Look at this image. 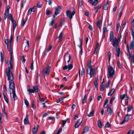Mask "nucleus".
Listing matches in <instances>:
<instances>
[{"label": "nucleus", "instance_id": "nucleus-19", "mask_svg": "<svg viewBox=\"0 0 134 134\" xmlns=\"http://www.w3.org/2000/svg\"><path fill=\"white\" fill-rule=\"evenodd\" d=\"M89 131V128L88 127H85L82 134H83L85 132H87Z\"/></svg>", "mask_w": 134, "mask_h": 134}, {"label": "nucleus", "instance_id": "nucleus-7", "mask_svg": "<svg viewBox=\"0 0 134 134\" xmlns=\"http://www.w3.org/2000/svg\"><path fill=\"white\" fill-rule=\"evenodd\" d=\"M51 68V67L48 66L46 68H44L42 70V73L44 74L48 75L49 74Z\"/></svg>", "mask_w": 134, "mask_h": 134}, {"label": "nucleus", "instance_id": "nucleus-48", "mask_svg": "<svg viewBox=\"0 0 134 134\" xmlns=\"http://www.w3.org/2000/svg\"><path fill=\"white\" fill-rule=\"evenodd\" d=\"M26 20H24V19H23L22 21V25L24 26L26 23Z\"/></svg>", "mask_w": 134, "mask_h": 134}, {"label": "nucleus", "instance_id": "nucleus-20", "mask_svg": "<svg viewBox=\"0 0 134 134\" xmlns=\"http://www.w3.org/2000/svg\"><path fill=\"white\" fill-rule=\"evenodd\" d=\"M134 42L133 41H132L131 42L130 45V49H132L134 47Z\"/></svg>", "mask_w": 134, "mask_h": 134}, {"label": "nucleus", "instance_id": "nucleus-22", "mask_svg": "<svg viewBox=\"0 0 134 134\" xmlns=\"http://www.w3.org/2000/svg\"><path fill=\"white\" fill-rule=\"evenodd\" d=\"M12 21L13 23V31H14L15 28L16 26V21L14 20H13Z\"/></svg>", "mask_w": 134, "mask_h": 134}, {"label": "nucleus", "instance_id": "nucleus-14", "mask_svg": "<svg viewBox=\"0 0 134 134\" xmlns=\"http://www.w3.org/2000/svg\"><path fill=\"white\" fill-rule=\"evenodd\" d=\"M120 98L122 100L123 99L127 100L128 99V97L126 94H123L120 95Z\"/></svg>", "mask_w": 134, "mask_h": 134}, {"label": "nucleus", "instance_id": "nucleus-11", "mask_svg": "<svg viewBox=\"0 0 134 134\" xmlns=\"http://www.w3.org/2000/svg\"><path fill=\"white\" fill-rule=\"evenodd\" d=\"M68 58L69 59L67 61V62L68 63H69L70 61V59L71 58V57L70 55V54H69L68 52H67V53H66L64 55V60H65V58Z\"/></svg>", "mask_w": 134, "mask_h": 134}, {"label": "nucleus", "instance_id": "nucleus-8", "mask_svg": "<svg viewBox=\"0 0 134 134\" xmlns=\"http://www.w3.org/2000/svg\"><path fill=\"white\" fill-rule=\"evenodd\" d=\"M130 115L128 114L126 115V116L122 122L120 123L121 124H124L125 122L127 121L130 119Z\"/></svg>", "mask_w": 134, "mask_h": 134}, {"label": "nucleus", "instance_id": "nucleus-39", "mask_svg": "<svg viewBox=\"0 0 134 134\" xmlns=\"http://www.w3.org/2000/svg\"><path fill=\"white\" fill-rule=\"evenodd\" d=\"M13 39V37L12 35H11L10 36V39L9 41V43H12V42Z\"/></svg>", "mask_w": 134, "mask_h": 134}, {"label": "nucleus", "instance_id": "nucleus-35", "mask_svg": "<svg viewBox=\"0 0 134 134\" xmlns=\"http://www.w3.org/2000/svg\"><path fill=\"white\" fill-rule=\"evenodd\" d=\"M24 103L26 105V107H28L29 106V103L28 102V101L27 100H26L25 99H24Z\"/></svg>", "mask_w": 134, "mask_h": 134}, {"label": "nucleus", "instance_id": "nucleus-27", "mask_svg": "<svg viewBox=\"0 0 134 134\" xmlns=\"http://www.w3.org/2000/svg\"><path fill=\"white\" fill-rule=\"evenodd\" d=\"M87 99V97L86 95H85L84 96V98L82 100V103L83 104L85 103L86 102V100Z\"/></svg>", "mask_w": 134, "mask_h": 134}, {"label": "nucleus", "instance_id": "nucleus-13", "mask_svg": "<svg viewBox=\"0 0 134 134\" xmlns=\"http://www.w3.org/2000/svg\"><path fill=\"white\" fill-rule=\"evenodd\" d=\"M29 115L27 114H26L25 118L24 119V124L27 125L29 123V122L28 120Z\"/></svg>", "mask_w": 134, "mask_h": 134}, {"label": "nucleus", "instance_id": "nucleus-54", "mask_svg": "<svg viewBox=\"0 0 134 134\" xmlns=\"http://www.w3.org/2000/svg\"><path fill=\"white\" fill-rule=\"evenodd\" d=\"M21 59L24 62H25V59L24 58V56H22L21 58Z\"/></svg>", "mask_w": 134, "mask_h": 134}, {"label": "nucleus", "instance_id": "nucleus-6", "mask_svg": "<svg viewBox=\"0 0 134 134\" xmlns=\"http://www.w3.org/2000/svg\"><path fill=\"white\" fill-rule=\"evenodd\" d=\"M9 45L10 47V48L9 49V50H8L10 52V60L9 61V64H10V62L11 61L12 62V65H13V57L12 54H13V49L12 48V43H9Z\"/></svg>", "mask_w": 134, "mask_h": 134}, {"label": "nucleus", "instance_id": "nucleus-40", "mask_svg": "<svg viewBox=\"0 0 134 134\" xmlns=\"http://www.w3.org/2000/svg\"><path fill=\"white\" fill-rule=\"evenodd\" d=\"M115 99V97H112L110 101V103L111 104L113 103V101Z\"/></svg>", "mask_w": 134, "mask_h": 134}, {"label": "nucleus", "instance_id": "nucleus-10", "mask_svg": "<svg viewBox=\"0 0 134 134\" xmlns=\"http://www.w3.org/2000/svg\"><path fill=\"white\" fill-rule=\"evenodd\" d=\"M61 8V7L59 6H57L56 7L54 12L55 15H57L59 13L60 11Z\"/></svg>", "mask_w": 134, "mask_h": 134}, {"label": "nucleus", "instance_id": "nucleus-2", "mask_svg": "<svg viewBox=\"0 0 134 134\" xmlns=\"http://www.w3.org/2000/svg\"><path fill=\"white\" fill-rule=\"evenodd\" d=\"M114 34L113 31H111L110 33V41L111 42V44L113 46L115 49H117L118 47V40L116 38H114Z\"/></svg>", "mask_w": 134, "mask_h": 134}, {"label": "nucleus", "instance_id": "nucleus-63", "mask_svg": "<svg viewBox=\"0 0 134 134\" xmlns=\"http://www.w3.org/2000/svg\"><path fill=\"white\" fill-rule=\"evenodd\" d=\"M54 20H52L50 22V23L49 24V25L50 26H52L53 24V23L54 22Z\"/></svg>", "mask_w": 134, "mask_h": 134}, {"label": "nucleus", "instance_id": "nucleus-25", "mask_svg": "<svg viewBox=\"0 0 134 134\" xmlns=\"http://www.w3.org/2000/svg\"><path fill=\"white\" fill-rule=\"evenodd\" d=\"M5 43L7 45V48L8 49V50H9V48H8L9 46V43H8V40L7 39H5Z\"/></svg>", "mask_w": 134, "mask_h": 134}, {"label": "nucleus", "instance_id": "nucleus-12", "mask_svg": "<svg viewBox=\"0 0 134 134\" xmlns=\"http://www.w3.org/2000/svg\"><path fill=\"white\" fill-rule=\"evenodd\" d=\"M63 38V34L62 32H61L60 33L58 36L57 38L58 39V42H61L62 41Z\"/></svg>", "mask_w": 134, "mask_h": 134}, {"label": "nucleus", "instance_id": "nucleus-46", "mask_svg": "<svg viewBox=\"0 0 134 134\" xmlns=\"http://www.w3.org/2000/svg\"><path fill=\"white\" fill-rule=\"evenodd\" d=\"M131 62L132 63H134V55H131Z\"/></svg>", "mask_w": 134, "mask_h": 134}, {"label": "nucleus", "instance_id": "nucleus-53", "mask_svg": "<svg viewBox=\"0 0 134 134\" xmlns=\"http://www.w3.org/2000/svg\"><path fill=\"white\" fill-rule=\"evenodd\" d=\"M117 65H118L119 68H121V66L119 62L118 61L117 62Z\"/></svg>", "mask_w": 134, "mask_h": 134}, {"label": "nucleus", "instance_id": "nucleus-42", "mask_svg": "<svg viewBox=\"0 0 134 134\" xmlns=\"http://www.w3.org/2000/svg\"><path fill=\"white\" fill-rule=\"evenodd\" d=\"M52 13V12L50 11L47 10L46 11V14L47 15H49L50 14H51Z\"/></svg>", "mask_w": 134, "mask_h": 134}, {"label": "nucleus", "instance_id": "nucleus-18", "mask_svg": "<svg viewBox=\"0 0 134 134\" xmlns=\"http://www.w3.org/2000/svg\"><path fill=\"white\" fill-rule=\"evenodd\" d=\"M107 111L108 112V114L111 115L112 114V110L110 107H108V108Z\"/></svg>", "mask_w": 134, "mask_h": 134}, {"label": "nucleus", "instance_id": "nucleus-23", "mask_svg": "<svg viewBox=\"0 0 134 134\" xmlns=\"http://www.w3.org/2000/svg\"><path fill=\"white\" fill-rule=\"evenodd\" d=\"M33 89L34 90V91L36 93L38 92V88L37 86V85L33 86Z\"/></svg>", "mask_w": 134, "mask_h": 134}, {"label": "nucleus", "instance_id": "nucleus-58", "mask_svg": "<svg viewBox=\"0 0 134 134\" xmlns=\"http://www.w3.org/2000/svg\"><path fill=\"white\" fill-rule=\"evenodd\" d=\"M79 40H80V45L79 46V47L81 48H82L81 47L82 45V41L81 40H80V39H79Z\"/></svg>", "mask_w": 134, "mask_h": 134}, {"label": "nucleus", "instance_id": "nucleus-16", "mask_svg": "<svg viewBox=\"0 0 134 134\" xmlns=\"http://www.w3.org/2000/svg\"><path fill=\"white\" fill-rule=\"evenodd\" d=\"M38 126L37 125L36 126L34 127L32 129V133L33 134H35L37 131Z\"/></svg>", "mask_w": 134, "mask_h": 134}, {"label": "nucleus", "instance_id": "nucleus-31", "mask_svg": "<svg viewBox=\"0 0 134 134\" xmlns=\"http://www.w3.org/2000/svg\"><path fill=\"white\" fill-rule=\"evenodd\" d=\"M85 72V70L84 69V68H82L81 72V76L83 77H84Z\"/></svg>", "mask_w": 134, "mask_h": 134}, {"label": "nucleus", "instance_id": "nucleus-60", "mask_svg": "<svg viewBox=\"0 0 134 134\" xmlns=\"http://www.w3.org/2000/svg\"><path fill=\"white\" fill-rule=\"evenodd\" d=\"M100 90L101 91H104V86L103 85L101 86Z\"/></svg>", "mask_w": 134, "mask_h": 134}, {"label": "nucleus", "instance_id": "nucleus-15", "mask_svg": "<svg viewBox=\"0 0 134 134\" xmlns=\"http://www.w3.org/2000/svg\"><path fill=\"white\" fill-rule=\"evenodd\" d=\"M36 7V6H34L32 8H30L29 10V14H31L32 12H34L35 11V9Z\"/></svg>", "mask_w": 134, "mask_h": 134}, {"label": "nucleus", "instance_id": "nucleus-44", "mask_svg": "<svg viewBox=\"0 0 134 134\" xmlns=\"http://www.w3.org/2000/svg\"><path fill=\"white\" fill-rule=\"evenodd\" d=\"M1 61L2 63H3V61L4 56L2 55V52H1Z\"/></svg>", "mask_w": 134, "mask_h": 134}, {"label": "nucleus", "instance_id": "nucleus-30", "mask_svg": "<svg viewBox=\"0 0 134 134\" xmlns=\"http://www.w3.org/2000/svg\"><path fill=\"white\" fill-rule=\"evenodd\" d=\"M80 123L79 122V121H77L75 124V128H77L79 126Z\"/></svg>", "mask_w": 134, "mask_h": 134}, {"label": "nucleus", "instance_id": "nucleus-17", "mask_svg": "<svg viewBox=\"0 0 134 134\" xmlns=\"http://www.w3.org/2000/svg\"><path fill=\"white\" fill-rule=\"evenodd\" d=\"M12 93H13V98L14 99V100H17V96H16L15 94V91L14 90L13 91H12Z\"/></svg>", "mask_w": 134, "mask_h": 134}, {"label": "nucleus", "instance_id": "nucleus-59", "mask_svg": "<svg viewBox=\"0 0 134 134\" xmlns=\"http://www.w3.org/2000/svg\"><path fill=\"white\" fill-rule=\"evenodd\" d=\"M110 83V81H108V82L107 83V85H106V87L107 88H108L109 87V86Z\"/></svg>", "mask_w": 134, "mask_h": 134}, {"label": "nucleus", "instance_id": "nucleus-24", "mask_svg": "<svg viewBox=\"0 0 134 134\" xmlns=\"http://www.w3.org/2000/svg\"><path fill=\"white\" fill-rule=\"evenodd\" d=\"M127 56L128 57V58H129L130 56V53L129 51V48L128 45L127 44Z\"/></svg>", "mask_w": 134, "mask_h": 134}, {"label": "nucleus", "instance_id": "nucleus-49", "mask_svg": "<svg viewBox=\"0 0 134 134\" xmlns=\"http://www.w3.org/2000/svg\"><path fill=\"white\" fill-rule=\"evenodd\" d=\"M107 28L105 27H104L103 28V33L104 35L105 33L107 31Z\"/></svg>", "mask_w": 134, "mask_h": 134}, {"label": "nucleus", "instance_id": "nucleus-61", "mask_svg": "<svg viewBox=\"0 0 134 134\" xmlns=\"http://www.w3.org/2000/svg\"><path fill=\"white\" fill-rule=\"evenodd\" d=\"M68 68V66L65 65L63 66V70H65L67 69Z\"/></svg>", "mask_w": 134, "mask_h": 134}, {"label": "nucleus", "instance_id": "nucleus-64", "mask_svg": "<svg viewBox=\"0 0 134 134\" xmlns=\"http://www.w3.org/2000/svg\"><path fill=\"white\" fill-rule=\"evenodd\" d=\"M20 35L18 36L16 38V40L18 42H19L20 38Z\"/></svg>", "mask_w": 134, "mask_h": 134}, {"label": "nucleus", "instance_id": "nucleus-45", "mask_svg": "<svg viewBox=\"0 0 134 134\" xmlns=\"http://www.w3.org/2000/svg\"><path fill=\"white\" fill-rule=\"evenodd\" d=\"M101 21L100 20H99L98 21L97 23V25L98 27L100 29V24L101 23Z\"/></svg>", "mask_w": 134, "mask_h": 134}, {"label": "nucleus", "instance_id": "nucleus-34", "mask_svg": "<svg viewBox=\"0 0 134 134\" xmlns=\"http://www.w3.org/2000/svg\"><path fill=\"white\" fill-rule=\"evenodd\" d=\"M111 54L110 52H109L108 53V60L109 62L110 61V57Z\"/></svg>", "mask_w": 134, "mask_h": 134}, {"label": "nucleus", "instance_id": "nucleus-55", "mask_svg": "<svg viewBox=\"0 0 134 134\" xmlns=\"http://www.w3.org/2000/svg\"><path fill=\"white\" fill-rule=\"evenodd\" d=\"M34 62L33 61H32L31 65V70H33L34 69L33 67Z\"/></svg>", "mask_w": 134, "mask_h": 134}, {"label": "nucleus", "instance_id": "nucleus-3", "mask_svg": "<svg viewBox=\"0 0 134 134\" xmlns=\"http://www.w3.org/2000/svg\"><path fill=\"white\" fill-rule=\"evenodd\" d=\"M108 75L107 77L109 78H112L115 74V71L113 68L111 66H109L108 67Z\"/></svg>", "mask_w": 134, "mask_h": 134}, {"label": "nucleus", "instance_id": "nucleus-33", "mask_svg": "<svg viewBox=\"0 0 134 134\" xmlns=\"http://www.w3.org/2000/svg\"><path fill=\"white\" fill-rule=\"evenodd\" d=\"M121 29L120 26L119 24H118L116 26V30L118 32L119 30Z\"/></svg>", "mask_w": 134, "mask_h": 134}, {"label": "nucleus", "instance_id": "nucleus-38", "mask_svg": "<svg viewBox=\"0 0 134 134\" xmlns=\"http://www.w3.org/2000/svg\"><path fill=\"white\" fill-rule=\"evenodd\" d=\"M94 84L96 88H97L98 86V83L97 82V80L95 79V81L94 82Z\"/></svg>", "mask_w": 134, "mask_h": 134}, {"label": "nucleus", "instance_id": "nucleus-36", "mask_svg": "<svg viewBox=\"0 0 134 134\" xmlns=\"http://www.w3.org/2000/svg\"><path fill=\"white\" fill-rule=\"evenodd\" d=\"M73 65L72 64H70L68 65V70H69L71 69L72 68Z\"/></svg>", "mask_w": 134, "mask_h": 134}, {"label": "nucleus", "instance_id": "nucleus-9", "mask_svg": "<svg viewBox=\"0 0 134 134\" xmlns=\"http://www.w3.org/2000/svg\"><path fill=\"white\" fill-rule=\"evenodd\" d=\"M98 0H94L93 2V0H88V2L91 4L93 6L96 5L98 3Z\"/></svg>", "mask_w": 134, "mask_h": 134}, {"label": "nucleus", "instance_id": "nucleus-1", "mask_svg": "<svg viewBox=\"0 0 134 134\" xmlns=\"http://www.w3.org/2000/svg\"><path fill=\"white\" fill-rule=\"evenodd\" d=\"M12 61H10V65L8 68H6L5 72L7 77V80L9 81V88L12 90V91L14 90L15 91V86L14 82L13 75L12 72L13 65H12Z\"/></svg>", "mask_w": 134, "mask_h": 134}, {"label": "nucleus", "instance_id": "nucleus-29", "mask_svg": "<svg viewBox=\"0 0 134 134\" xmlns=\"http://www.w3.org/2000/svg\"><path fill=\"white\" fill-rule=\"evenodd\" d=\"M116 51L117 53V56L119 57V55L120 53V49L118 48V49H116Z\"/></svg>", "mask_w": 134, "mask_h": 134}, {"label": "nucleus", "instance_id": "nucleus-51", "mask_svg": "<svg viewBox=\"0 0 134 134\" xmlns=\"http://www.w3.org/2000/svg\"><path fill=\"white\" fill-rule=\"evenodd\" d=\"M131 35L133 36V38H134V32L133 30V29L131 28Z\"/></svg>", "mask_w": 134, "mask_h": 134}, {"label": "nucleus", "instance_id": "nucleus-37", "mask_svg": "<svg viewBox=\"0 0 134 134\" xmlns=\"http://www.w3.org/2000/svg\"><path fill=\"white\" fill-rule=\"evenodd\" d=\"M27 91L29 92V93H34L35 92L34 91L33 89H31L30 88H29L27 89Z\"/></svg>", "mask_w": 134, "mask_h": 134}, {"label": "nucleus", "instance_id": "nucleus-47", "mask_svg": "<svg viewBox=\"0 0 134 134\" xmlns=\"http://www.w3.org/2000/svg\"><path fill=\"white\" fill-rule=\"evenodd\" d=\"M3 97H4V99L5 101V102L7 103H8V99H7V98L5 96V95L4 94H3Z\"/></svg>", "mask_w": 134, "mask_h": 134}, {"label": "nucleus", "instance_id": "nucleus-50", "mask_svg": "<svg viewBox=\"0 0 134 134\" xmlns=\"http://www.w3.org/2000/svg\"><path fill=\"white\" fill-rule=\"evenodd\" d=\"M9 19L12 21L14 20L13 19L12 16L11 14H10L9 15Z\"/></svg>", "mask_w": 134, "mask_h": 134}, {"label": "nucleus", "instance_id": "nucleus-43", "mask_svg": "<svg viewBox=\"0 0 134 134\" xmlns=\"http://www.w3.org/2000/svg\"><path fill=\"white\" fill-rule=\"evenodd\" d=\"M87 66L88 68L87 69H91L92 68L91 62H90V63H88Z\"/></svg>", "mask_w": 134, "mask_h": 134}, {"label": "nucleus", "instance_id": "nucleus-41", "mask_svg": "<svg viewBox=\"0 0 134 134\" xmlns=\"http://www.w3.org/2000/svg\"><path fill=\"white\" fill-rule=\"evenodd\" d=\"M101 7V4H99L94 9H97L98 10Z\"/></svg>", "mask_w": 134, "mask_h": 134}, {"label": "nucleus", "instance_id": "nucleus-56", "mask_svg": "<svg viewBox=\"0 0 134 134\" xmlns=\"http://www.w3.org/2000/svg\"><path fill=\"white\" fill-rule=\"evenodd\" d=\"M134 133V131L133 130H130L127 134H133Z\"/></svg>", "mask_w": 134, "mask_h": 134}, {"label": "nucleus", "instance_id": "nucleus-32", "mask_svg": "<svg viewBox=\"0 0 134 134\" xmlns=\"http://www.w3.org/2000/svg\"><path fill=\"white\" fill-rule=\"evenodd\" d=\"M98 126L100 128L102 127V125L101 121L100 120H99L98 122Z\"/></svg>", "mask_w": 134, "mask_h": 134}, {"label": "nucleus", "instance_id": "nucleus-5", "mask_svg": "<svg viewBox=\"0 0 134 134\" xmlns=\"http://www.w3.org/2000/svg\"><path fill=\"white\" fill-rule=\"evenodd\" d=\"M87 73L90 74V78L93 76L94 74H95L96 70L94 69L91 68L90 69H87Z\"/></svg>", "mask_w": 134, "mask_h": 134}, {"label": "nucleus", "instance_id": "nucleus-62", "mask_svg": "<svg viewBox=\"0 0 134 134\" xmlns=\"http://www.w3.org/2000/svg\"><path fill=\"white\" fill-rule=\"evenodd\" d=\"M98 49L95 48V50L94 53V54H96L98 52Z\"/></svg>", "mask_w": 134, "mask_h": 134}, {"label": "nucleus", "instance_id": "nucleus-28", "mask_svg": "<svg viewBox=\"0 0 134 134\" xmlns=\"http://www.w3.org/2000/svg\"><path fill=\"white\" fill-rule=\"evenodd\" d=\"M94 114V110H93L91 111L90 113L88 115V117H90L92 116Z\"/></svg>", "mask_w": 134, "mask_h": 134}, {"label": "nucleus", "instance_id": "nucleus-4", "mask_svg": "<svg viewBox=\"0 0 134 134\" xmlns=\"http://www.w3.org/2000/svg\"><path fill=\"white\" fill-rule=\"evenodd\" d=\"M75 13V10L71 11L70 10H68L66 12V16L68 18L71 20L72 19V17Z\"/></svg>", "mask_w": 134, "mask_h": 134}, {"label": "nucleus", "instance_id": "nucleus-52", "mask_svg": "<svg viewBox=\"0 0 134 134\" xmlns=\"http://www.w3.org/2000/svg\"><path fill=\"white\" fill-rule=\"evenodd\" d=\"M110 126V124L109 122H107L105 124V128L109 127Z\"/></svg>", "mask_w": 134, "mask_h": 134}, {"label": "nucleus", "instance_id": "nucleus-57", "mask_svg": "<svg viewBox=\"0 0 134 134\" xmlns=\"http://www.w3.org/2000/svg\"><path fill=\"white\" fill-rule=\"evenodd\" d=\"M66 120H63V123H62V126L63 127H64L65 124L66 123Z\"/></svg>", "mask_w": 134, "mask_h": 134}, {"label": "nucleus", "instance_id": "nucleus-26", "mask_svg": "<svg viewBox=\"0 0 134 134\" xmlns=\"http://www.w3.org/2000/svg\"><path fill=\"white\" fill-rule=\"evenodd\" d=\"M114 91L115 90L114 89H112L111 91L108 93V95L109 96H111L114 93Z\"/></svg>", "mask_w": 134, "mask_h": 134}, {"label": "nucleus", "instance_id": "nucleus-21", "mask_svg": "<svg viewBox=\"0 0 134 134\" xmlns=\"http://www.w3.org/2000/svg\"><path fill=\"white\" fill-rule=\"evenodd\" d=\"M108 99H106L104 105V107L105 108H107L108 106Z\"/></svg>", "mask_w": 134, "mask_h": 134}]
</instances>
